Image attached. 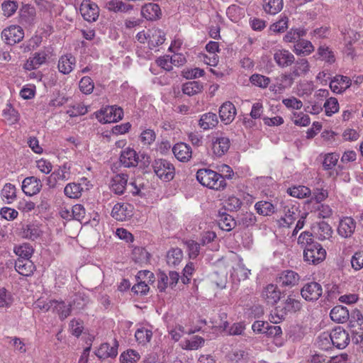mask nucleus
I'll return each mask as SVG.
<instances>
[{
  "instance_id": "1",
  "label": "nucleus",
  "mask_w": 363,
  "mask_h": 363,
  "mask_svg": "<svg viewBox=\"0 0 363 363\" xmlns=\"http://www.w3.org/2000/svg\"><path fill=\"white\" fill-rule=\"evenodd\" d=\"M223 168H225L228 173L225 177L210 169H200L196 172V179L203 186L216 191L223 190L227 184L225 178L232 179L233 171L228 165H224Z\"/></svg>"
},
{
  "instance_id": "2",
  "label": "nucleus",
  "mask_w": 363,
  "mask_h": 363,
  "mask_svg": "<svg viewBox=\"0 0 363 363\" xmlns=\"http://www.w3.org/2000/svg\"><path fill=\"white\" fill-rule=\"evenodd\" d=\"M293 64L290 72L283 74L280 79H277L280 81L277 85L279 90L291 87L295 79L306 75L310 71L309 62L305 58H298Z\"/></svg>"
},
{
  "instance_id": "3",
  "label": "nucleus",
  "mask_w": 363,
  "mask_h": 363,
  "mask_svg": "<svg viewBox=\"0 0 363 363\" xmlns=\"http://www.w3.org/2000/svg\"><path fill=\"white\" fill-rule=\"evenodd\" d=\"M330 342L337 349H344L350 342L349 334L343 328L338 326L333 329L329 335L323 334L319 337V346L322 349L327 350V345L330 344Z\"/></svg>"
},
{
  "instance_id": "4",
  "label": "nucleus",
  "mask_w": 363,
  "mask_h": 363,
  "mask_svg": "<svg viewBox=\"0 0 363 363\" xmlns=\"http://www.w3.org/2000/svg\"><path fill=\"white\" fill-rule=\"evenodd\" d=\"M349 327L352 333V340L358 344L363 340V315L359 310L354 309L350 314Z\"/></svg>"
},
{
  "instance_id": "5",
  "label": "nucleus",
  "mask_w": 363,
  "mask_h": 363,
  "mask_svg": "<svg viewBox=\"0 0 363 363\" xmlns=\"http://www.w3.org/2000/svg\"><path fill=\"white\" fill-rule=\"evenodd\" d=\"M155 174L164 182L172 180L175 175V168L169 161L165 159H156L152 164Z\"/></svg>"
},
{
  "instance_id": "6",
  "label": "nucleus",
  "mask_w": 363,
  "mask_h": 363,
  "mask_svg": "<svg viewBox=\"0 0 363 363\" xmlns=\"http://www.w3.org/2000/svg\"><path fill=\"white\" fill-rule=\"evenodd\" d=\"M302 308L300 301L294 298L291 295L288 296L283 304L277 306L274 315L280 320H284L288 313H294Z\"/></svg>"
},
{
  "instance_id": "7",
  "label": "nucleus",
  "mask_w": 363,
  "mask_h": 363,
  "mask_svg": "<svg viewBox=\"0 0 363 363\" xmlns=\"http://www.w3.org/2000/svg\"><path fill=\"white\" fill-rule=\"evenodd\" d=\"M123 116V111L116 106H107L101 109L96 114L98 121L101 123H109L121 120Z\"/></svg>"
},
{
  "instance_id": "8",
  "label": "nucleus",
  "mask_w": 363,
  "mask_h": 363,
  "mask_svg": "<svg viewBox=\"0 0 363 363\" xmlns=\"http://www.w3.org/2000/svg\"><path fill=\"white\" fill-rule=\"evenodd\" d=\"M303 250L304 260L313 264H317L325 259L326 251L320 243L308 246Z\"/></svg>"
},
{
  "instance_id": "9",
  "label": "nucleus",
  "mask_w": 363,
  "mask_h": 363,
  "mask_svg": "<svg viewBox=\"0 0 363 363\" xmlns=\"http://www.w3.org/2000/svg\"><path fill=\"white\" fill-rule=\"evenodd\" d=\"M1 38L7 45H13L23 39L24 31L21 26L12 25L2 30Z\"/></svg>"
},
{
  "instance_id": "10",
  "label": "nucleus",
  "mask_w": 363,
  "mask_h": 363,
  "mask_svg": "<svg viewBox=\"0 0 363 363\" xmlns=\"http://www.w3.org/2000/svg\"><path fill=\"white\" fill-rule=\"evenodd\" d=\"M321 285L315 281L308 282L302 287L301 294L302 297L308 301L318 300L322 295Z\"/></svg>"
},
{
  "instance_id": "11",
  "label": "nucleus",
  "mask_w": 363,
  "mask_h": 363,
  "mask_svg": "<svg viewBox=\"0 0 363 363\" xmlns=\"http://www.w3.org/2000/svg\"><path fill=\"white\" fill-rule=\"evenodd\" d=\"M79 11L84 19L88 22H94L99 18V9L97 4L89 0L82 1Z\"/></svg>"
},
{
  "instance_id": "12",
  "label": "nucleus",
  "mask_w": 363,
  "mask_h": 363,
  "mask_svg": "<svg viewBox=\"0 0 363 363\" xmlns=\"http://www.w3.org/2000/svg\"><path fill=\"white\" fill-rule=\"evenodd\" d=\"M48 55L49 52L45 50L34 52L32 57H30L24 64V69L26 70L38 69L46 62Z\"/></svg>"
},
{
  "instance_id": "13",
  "label": "nucleus",
  "mask_w": 363,
  "mask_h": 363,
  "mask_svg": "<svg viewBox=\"0 0 363 363\" xmlns=\"http://www.w3.org/2000/svg\"><path fill=\"white\" fill-rule=\"evenodd\" d=\"M42 186L40 179L33 176L25 178L22 182V191L30 196L38 194Z\"/></svg>"
},
{
  "instance_id": "14",
  "label": "nucleus",
  "mask_w": 363,
  "mask_h": 363,
  "mask_svg": "<svg viewBox=\"0 0 363 363\" xmlns=\"http://www.w3.org/2000/svg\"><path fill=\"white\" fill-rule=\"evenodd\" d=\"M300 276L293 270H285L279 274L277 282L280 286L293 287L298 284Z\"/></svg>"
},
{
  "instance_id": "15",
  "label": "nucleus",
  "mask_w": 363,
  "mask_h": 363,
  "mask_svg": "<svg viewBox=\"0 0 363 363\" xmlns=\"http://www.w3.org/2000/svg\"><path fill=\"white\" fill-rule=\"evenodd\" d=\"M133 206L129 203H116L114 205L111 216L116 220L123 221L133 216Z\"/></svg>"
},
{
  "instance_id": "16",
  "label": "nucleus",
  "mask_w": 363,
  "mask_h": 363,
  "mask_svg": "<svg viewBox=\"0 0 363 363\" xmlns=\"http://www.w3.org/2000/svg\"><path fill=\"white\" fill-rule=\"evenodd\" d=\"M236 109L233 103L226 101L219 108V117L225 124H230L235 118Z\"/></svg>"
},
{
  "instance_id": "17",
  "label": "nucleus",
  "mask_w": 363,
  "mask_h": 363,
  "mask_svg": "<svg viewBox=\"0 0 363 363\" xmlns=\"http://www.w3.org/2000/svg\"><path fill=\"white\" fill-rule=\"evenodd\" d=\"M118 343L116 340H114L113 346H111L108 343L106 342L103 343L96 351L95 354L101 359H104L108 357H116L118 354Z\"/></svg>"
},
{
  "instance_id": "18",
  "label": "nucleus",
  "mask_w": 363,
  "mask_h": 363,
  "mask_svg": "<svg viewBox=\"0 0 363 363\" xmlns=\"http://www.w3.org/2000/svg\"><path fill=\"white\" fill-rule=\"evenodd\" d=\"M141 15L147 21H152L160 18L162 12L158 4L149 3L142 7Z\"/></svg>"
},
{
  "instance_id": "19",
  "label": "nucleus",
  "mask_w": 363,
  "mask_h": 363,
  "mask_svg": "<svg viewBox=\"0 0 363 363\" xmlns=\"http://www.w3.org/2000/svg\"><path fill=\"white\" fill-rule=\"evenodd\" d=\"M274 60L281 68L292 65L295 57L292 53L286 50H278L274 54Z\"/></svg>"
},
{
  "instance_id": "20",
  "label": "nucleus",
  "mask_w": 363,
  "mask_h": 363,
  "mask_svg": "<svg viewBox=\"0 0 363 363\" xmlns=\"http://www.w3.org/2000/svg\"><path fill=\"white\" fill-rule=\"evenodd\" d=\"M262 296L267 303L274 305L280 300L281 292L277 285L270 284L264 289Z\"/></svg>"
},
{
  "instance_id": "21",
  "label": "nucleus",
  "mask_w": 363,
  "mask_h": 363,
  "mask_svg": "<svg viewBox=\"0 0 363 363\" xmlns=\"http://www.w3.org/2000/svg\"><path fill=\"white\" fill-rule=\"evenodd\" d=\"M176 158L181 162H187L191 157V148L184 143H177L172 147Z\"/></svg>"
},
{
  "instance_id": "22",
  "label": "nucleus",
  "mask_w": 363,
  "mask_h": 363,
  "mask_svg": "<svg viewBox=\"0 0 363 363\" xmlns=\"http://www.w3.org/2000/svg\"><path fill=\"white\" fill-rule=\"evenodd\" d=\"M120 162L125 167H135L138 164V156L133 149L128 147L121 152Z\"/></svg>"
},
{
  "instance_id": "23",
  "label": "nucleus",
  "mask_w": 363,
  "mask_h": 363,
  "mask_svg": "<svg viewBox=\"0 0 363 363\" xmlns=\"http://www.w3.org/2000/svg\"><path fill=\"white\" fill-rule=\"evenodd\" d=\"M355 227L356 223L354 219L347 217L340 220L337 232L342 237L349 238L354 233Z\"/></svg>"
},
{
  "instance_id": "24",
  "label": "nucleus",
  "mask_w": 363,
  "mask_h": 363,
  "mask_svg": "<svg viewBox=\"0 0 363 363\" xmlns=\"http://www.w3.org/2000/svg\"><path fill=\"white\" fill-rule=\"evenodd\" d=\"M128 182V175L125 174H118L114 176L111 179V189L118 195L124 193Z\"/></svg>"
},
{
  "instance_id": "25",
  "label": "nucleus",
  "mask_w": 363,
  "mask_h": 363,
  "mask_svg": "<svg viewBox=\"0 0 363 363\" xmlns=\"http://www.w3.org/2000/svg\"><path fill=\"white\" fill-rule=\"evenodd\" d=\"M230 142L228 138H216L213 140L212 150L217 157H221L228 152L230 148Z\"/></svg>"
},
{
  "instance_id": "26",
  "label": "nucleus",
  "mask_w": 363,
  "mask_h": 363,
  "mask_svg": "<svg viewBox=\"0 0 363 363\" xmlns=\"http://www.w3.org/2000/svg\"><path fill=\"white\" fill-rule=\"evenodd\" d=\"M75 63L76 59L72 55H62L58 61V69L61 73L68 74L73 70Z\"/></svg>"
},
{
  "instance_id": "27",
  "label": "nucleus",
  "mask_w": 363,
  "mask_h": 363,
  "mask_svg": "<svg viewBox=\"0 0 363 363\" xmlns=\"http://www.w3.org/2000/svg\"><path fill=\"white\" fill-rule=\"evenodd\" d=\"M218 224L223 230L230 231L236 226L237 222L232 216L225 211H219Z\"/></svg>"
},
{
  "instance_id": "28",
  "label": "nucleus",
  "mask_w": 363,
  "mask_h": 363,
  "mask_svg": "<svg viewBox=\"0 0 363 363\" xmlns=\"http://www.w3.org/2000/svg\"><path fill=\"white\" fill-rule=\"evenodd\" d=\"M330 316L334 322L343 323L350 318V313L346 307L336 306L330 311Z\"/></svg>"
},
{
  "instance_id": "29",
  "label": "nucleus",
  "mask_w": 363,
  "mask_h": 363,
  "mask_svg": "<svg viewBox=\"0 0 363 363\" xmlns=\"http://www.w3.org/2000/svg\"><path fill=\"white\" fill-rule=\"evenodd\" d=\"M165 33L160 29H152L149 30L148 45L150 49H153L164 43Z\"/></svg>"
},
{
  "instance_id": "30",
  "label": "nucleus",
  "mask_w": 363,
  "mask_h": 363,
  "mask_svg": "<svg viewBox=\"0 0 363 363\" xmlns=\"http://www.w3.org/2000/svg\"><path fill=\"white\" fill-rule=\"evenodd\" d=\"M53 305V312L57 313L60 318V320H65L67 318L71 313L72 311V304L66 305L65 302L63 301H57L52 300Z\"/></svg>"
},
{
  "instance_id": "31",
  "label": "nucleus",
  "mask_w": 363,
  "mask_h": 363,
  "mask_svg": "<svg viewBox=\"0 0 363 363\" xmlns=\"http://www.w3.org/2000/svg\"><path fill=\"white\" fill-rule=\"evenodd\" d=\"M218 123L217 115L214 113L208 112L201 116L199 125L203 130H208L216 126Z\"/></svg>"
},
{
  "instance_id": "32",
  "label": "nucleus",
  "mask_w": 363,
  "mask_h": 363,
  "mask_svg": "<svg viewBox=\"0 0 363 363\" xmlns=\"http://www.w3.org/2000/svg\"><path fill=\"white\" fill-rule=\"evenodd\" d=\"M15 269L20 274L29 276L33 273L35 266L30 260L17 259L15 262Z\"/></svg>"
},
{
  "instance_id": "33",
  "label": "nucleus",
  "mask_w": 363,
  "mask_h": 363,
  "mask_svg": "<svg viewBox=\"0 0 363 363\" xmlns=\"http://www.w3.org/2000/svg\"><path fill=\"white\" fill-rule=\"evenodd\" d=\"M43 234V231L35 224H28L23 228L22 236L24 238L35 240Z\"/></svg>"
},
{
  "instance_id": "34",
  "label": "nucleus",
  "mask_w": 363,
  "mask_h": 363,
  "mask_svg": "<svg viewBox=\"0 0 363 363\" xmlns=\"http://www.w3.org/2000/svg\"><path fill=\"white\" fill-rule=\"evenodd\" d=\"M106 8L111 11L125 13L132 10L133 6L121 1L111 0L106 4Z\"/></svg>"
},
{
  "instance_id": "35",
  "label": "nucleus",
  "mask_w": 363,
  "mask_h": 363,
  "mask_svg": "<svg viewBox=\"0 0 363 363\" xmlns=\"http://www.w3.org/2000/svg\"><path fill=\"white\" fill-rule=\"evenodd\" d=\"M203 89L202 83L199 81H191L183 84L182 91L184 94L193 96L202 91Z\"/></svg>"
},
{
  "instance_id": "36",
  "label": "nucleus",
  "mask_w": 363,
  "mask_h": 363,
  "mask_svg": "<svg viewBox=\"0 0 363 363\" xmlns=\"http://www.w3.org/2000/svg\"><path fill=\"white\" fill-rule=\"evenodd\" d=\"M283 8L282 0H264L263 9L267 13L274 15L279 13Z\"/></svg>"
},
{
  "instance_id": "37",
  "label": "nucleus",
  "mask_w": 363,
  "mask_h": 363,
  "mask_svg": "<svg viewBox=\"0 0 363 363\" xmlns=\"http://www.w3.org/2000/svg\"><path fill=\"white\" fill-rule=\"evenodd\" d=\"M183 258V252L179 247L171 248L167 254V262L169 265L179 264Z\"/></svg>"
},
{
  "instance_id": "38",
  "label": "nucleus",
  "mask_w": 363,
  "mask_h": 363,
  "mask_svg": "<svg viewBox=\"0 0 363 363\" xmlns=\"http://www.w3.org/2000/svg\"><path fill=\"white\" fill-rule=\"evenodd\" d=\"M82 191L83 188L80 184L73 182L65 186L64 193L70 199H79L82 196Z\"/></svg>"
},
{
  "instance_id": "39",
  "label": "nucleus",
  "mask_w": 363,
  "mask_h": 363,
  "mask_svg": "<svg viewBox=\"0 0 363 363\" xmlns=\"http://www.w3.org/2000/svg\"><path fill=\"white\" fill-rule=\"evenodd\" d=\"M314 50V47L312 43L306 40H298L296 44L294 45V52L297 55H309Z\"/></svg>"
},
{
  "instance_id": "40",
  "label": "nucleus",
  "mask_w": 363,
  "mask_h": 363,
  "mask_svg": "<svg viewBox=\"0 0 363 363\" xmlns=\"http://www.w3.org/2000/svg\"><path fill=\"white\" fill-rule=\"evenodd\" d=\"M150 257V253L143 247H135L133 250L132 259L136 263H146Z\"/></svg>"
},
{
  "instance_id": "41",
  "label": "nucleus",
  "mask_w": 363,
  "mask_h": 363,
  "mask_svg": "<svg viewBox=\"0 0 363 363\" xmlns=\"http://www.w3.org/2000/svg\"><path fill=\"white\" fill-rule=\"evenodd\" d=\"M255 208L257 213L262 216H269L274 213V205L266 201H261L256 203Z\"/></svg>"
},
{
  "instance_id": "42",
  "label": "nucleus",
  "mask_w": 363,
  "mask_h": 363,
  "mask_svg": "<svg viewBox=\"0 0 363 363\" xmlns=\"http://www.w3.org/2000/svg\"><path fill=\"white\" fill-rule=\"evenodd\" d=\"M33 248L29 244H23L16 247L14 252L18 256V259L25 260H30L31 255L33 253Z\"/></svg>"
},
{
  "instance_id": "43",
  "label": "nucleus",
  "mask_w": 363,
  "mask_h": 363,
  "mask_svg": "<svg viewBox=\"0 0 363 363\" xmlns=\"http://www.w3.org/2000/svg\"><path fill=\"white\" fill-rule=\"evenodd\" d=\"M287 192L293 197L302 199L308 196L311 190L305 186H298L288 189Z\"/></svg>"
},
{
  "instance_id": "44",
  "label": "nucleus",
  "mask_w": 363,
  "mask_h": 363,
  "mask_svg": "<svg viewBox=\"0 0 363 363\" xmlns=\"http://www.w3.org/2000/svg\"><path fill=\"white\" fill-rule=\"evenodd\" d=\"M152 332L146 328H139L136 330L135 337L136 340L140 343L145 345L149 342L152 338Z\"/></svg>"
},
{
  "instance_id": "45",
  "label": "nucleus",
  "mask_w": 363,
  "mask_h": 363,
  "mask_svg": "<svg viewBox=\"0 0 363 363\" xmlns=\"http://www.w3.org/2000/svg\"><path fill=\"white\" fill-rule=\"evenodd\" d=\"M298 243L304 247V250L309 248V245H315L318 242H315L313 240V234L308 231H304L301 233L298 238Z\"/></svg>"
},
{
  "instance_id": "46",
  "label": "nucleus",
  "mask_w": 363,
  "mask_h": 363,
  "mask_svg": "<svg viewBox=\"0 0 363 363\" xmlns=\"http://www.w3.org/2000/svg\"><path fill=\"white\" fill-rule=\"evenodd\" d=\"M318 54L320 55L323 60H325L329 64H333L335 61L333 52L330 50L328 46H320L318 49Z\"/></svg>"
},
{
  "instance_id": "47",
  "label": "nucleus",
  "mask_w": 363,
  "mask_h": 363,
  "mask_svg": "<svg viewBox=\"0 0 363 363\" xmlns=\"http://www.w3.org/2000/svg\"><path fill=\"white\" fill-rule=\"evenodd\" d=\"M323 107L325 108V114L328 116H331L339 110L338 101L335 97H330L326 100Z\"/></svg>"
},
{
  "instance_id": "48",
  "label": "nucleus",
  "mask_w": 363,
  "mask_h": 363,
  "mask_svg": "<svg viewBox=\"0 0 363 363\" xmlns=\"http://www.w3.org/2000/svg\"><path fill=\"white\" fill-rule=\"evenodd\" d=\"M188 250V255L190 259H196L200 253L201 244L196 242L193 240H187L184 241Z\"/></svg>"
},
{
  "instance_id": "49",
  "label": "nucleus",
  "mask_w": 363,
  "mask_h": 363,
  "mask_svg": "<svg viewBox=\"0 0 363 363\" xmlns=\"http://www.w3.org/2000/svg\"><path fill=\"white\" fill-rule=\"evenodd\" d=\"M140 359L139 354L133 350H128L120 356L121 363H135Z\"/></svg>"
},
{
  "instance_id": "50",
  "label": "nucleus",
  "mask_w": 363,
  "mask_h": 363,
  "mask_svg": "<svg viewBox=\"0 0 363 363\" xmlns=\"http://www.w3.org/2000/svg\"><path fill=\"white\" fill-rule=\"evenodd\" d=\"M79 86L80 91L85 94H91L94 88L93 80L89 77H82L79 82Z\"/></svg>"
},
{
  "instance_id": "51",
  "label": "nucleus",
  "mask_w": 363,
  "mask_h": 363,
  "mask_svg": "<svg viewBox=\"0 0 363 363\" xmlns=\"http://www.w3.org/2000/svg\"><path fill=\"white\" fill-rule=\"evenodd\" d=\"M251 83L255 86L261 88H266L270 82V79L266 76L254 74L250 77V79Z\"/></svg>"
},
{
  "instance_id": "52",
  "label": "nucleus",
  "mask_w": 363,
  "mask_h": 363,
  "mask_svg": "<svg viewBox=\"0 0 363 363\" xmlns=\"http://www.w3.org/2000/svg\"><path fill=\"white\" fill-rule=\"evenodd\" d=\"M299 216V212L298 211V208L295 206H292L291 208H288L287 211L285 213V217L282 218L284 223L286 224L288 227H289L296 218H298Z\"/></svg>"
},
{
  "instance_id": "53",
  "label": "nucleus",
  "mask_w": 363,
  "mask_h": 363,
  "mask_svg": "<svg viewBox=\"0 0 363 363\" xmlns=\"http://www.w3.org/2000/svg\"><path fill=\"white\" fill-rule=\"evenodd\" d=\"M318 234L319 238L325 240L331 237L333 230L330 225L325 221L318 223Z\"/></svg>"
},
{
  "instance_id": "54",
  "label": "nucleus",
  "mask_w": 363,
  "mask_h": 363,
  "mask_svg": "<svg viewBox=\"0 0 363 363\" xmlns=\"http://www.w3.org/2000/svg\"><path fill=\"white\" fill-rule=\"evenodd\" d=\"M339 156L336 153H328L325 156L323 162L324 169L329 170L335 167L337 162Z\"/></svg>"
},
{
  "instance_id": "55",
  "label": "nucleus",
  "mask_w": 363,
  "mask_h": 363,
  "mask_svg": "<svg viewBox=\"0 0 363 363\" xmlns=\"http://www.w3.org/2000/svg\"><path fill=\"white\" fill-rule=\"evenodd\" d=\"M4 116L11 124L16 123L19 119L18 111H16L11 104L8 105V107L4 110Z\"/></svg>"
},
{
  "instance_id": "56",
  "label": "nucleus",
  "mask_w": 363,
  "mask_h": 363,
  "mask_svg": "<svg viewBox=\"0 0 363 363\" xmlns=\"http://www.w3.org/2000/svg\"><path fill=\"white\" fill-rule=\"evenodd\" d=\"M257 221L256 216L252 213H244L238 220L239 225H242L243 228H248L255 224Z\"/></svg>"
},
{
  "instance_id": "57",
  "label": "nucleus",
  "mask_w": 363,
  "mask_h": 363,
  "mask_svg": "<svg viewBox=\"0 0 363 363\" xmlns=\"http://www.w3.org/2000/svg\"><path fill=\"white\" fill-rule=\"evenodd\" d=\"M242 206V201L235 196H230L225 201V210L234 211L238 210Z\"/></svg>"
},
{
  "instance_id": "58",
  "label": "nucleus",
  "mask_w": 363,
  "mask_h": 363,
  "mask_svg": "<svg viewBox=\"0 0 363 363\" xmlns=\"http://www.w3.org/2000/svg\"><path fill=\"white\" fill-rule=\"evenodd\" d=\"M137 281H138V283L132 287V289H131L132 291L135 294H140L141 296L146 295L147 293L150 290V287L148 286L147 283H146L145 280H144V281L137 280Z\"/></svg>"
},
{
  "instance_id": "59",
  "label": "nucleus",
  "mask_w": 363,
  "mask_h": 363,
  "mask_svg": "<svg viewBox=\"0 0 363 363\" xmlns=\"http://www.w3.org/2000/svg\"><path fill=\"white\" fill-rule=\"evenodd\" d=\"M1 7L4 14L9 17L16 12L18 8V4L14 1H6L2 4Z\"/></svg>"
},
{
  "instance_id": "60",
  "label": "nucleus",
  "mask_w": 363,
  "mask_h": 363,
  "mask_svg": "<svg viewBox=\"0 0 363 363\" xmlns=\"http://www.w3.org/2000/svg\"><path fill=\"white\" fill-rule=\"evenodd\" d=\"M204 73V70L200 68L187 69L182 71V76L187 79H192L203 76Z\"/></svg>"
},
{
  "instance_id": "61",
  "label": "nucleus",
  "mask_w": 363,
  "mask_h": 363,
  "mask_svg": "<svg viewBox=\"0 0 363 363\" xmlns=\"http://www.w3.org/2000/svg\"><path fill=\"white\" fill-rule=\"evenodd\" d=\"M70 167L67 163L60 167L57 171L53 172L58 180H67L69 177Z\"/></svg>"
},
{
  "instance_id": "62",
  "label": "nucleus",
  "mask_w": 363,
  "mask_h": 363,
  "mask_svg": "<svg viewBox=\"0 0 363 363\" xmlns=\"http://www.w3.org/2000/svg\"><path fill=\"white\" fill-rule=\"evenodd\" d=\"M1 194L7 200L14 199L16 197L15 186L10 183L6 184L2 189Z\"/></svg>"
},
{
  "instance_id": "63",
  "label": "nucleus",
  "mask_w": 363,
  "mask_h": 363,
  "mask_svg": "<svg viewBox=\"0 0 363 363\" xmlns=\"http://www.w3.org/2000/svg\"><path fill=\"white\" fill-rule=\"evenodd\" d=\"M351 264L355 270H359L363 267V250L354 253L352 257Z\"/></svg>"
},
{
  "instance_id": "64",
  "label": "nucleus",
  "mask_w": 363,
  "mask_h": 363,
  "mask_svg": "<svg viewBox=\"0 0 363 363\" xmlns=\"http://www.w3.org/2000/svg\"><path fill=\"white\" fill-rule=\"evenodd\" d=\"M294 116L296 118L294 120L295 125L298 126H307L310 123V118L308 115L303 113H294Z\"/></svg>"
}]
</instances>
